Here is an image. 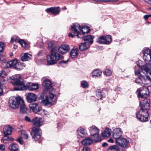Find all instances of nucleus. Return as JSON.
<instances>
[{
    "label": "nucleus",
    "mask_w": 151,
    "mask_h": 151,
    "mask_svg": "<svg viewBox=\"0 0 151 151\" xmlns=\"http://www.w3.org/2000/svg\"><path fill=\"white\" fill-rule=\"evenodd\" d=\"M10 82L14 86V89L16 91H24L27 89L33 91L37 89L39 86L37 83L29 82L25 85L23 79L19 76L14 75L10 77Z\"/></svg>",
    "instance_id": "nucleus-1"
},
{
    "label": "nucleus",
    "mask_w": 151,
    "mask_h": 151,
    "mask_svg": "<svg viewBox=\"0 0 151 151\" xmlns=\"http://www.w3.org/2000/svg\"><path fill=\"white\" fill-rule=\"evenodd\" d=\"M57 49L55 47H53L50 51V55L47 56V62L49 65H52L57 63L59 60L63 59V56L57 52Z\"/></svg>",
    "instance_id": "nucleus-2"
},
{
    "label": "nucleus",
    "mask_w": 151,
    "mask_h": 151,
    "mask_svg": "<svg viewBox=\"0 0 151 151\" xmlns=\"http://www.w3.org/2000/svg\"><path fill=\"white\" fill-rule=\"evenodd\" d=\"M52 92H50L48 96H46L45 98L42 100L41 103L43 106L50 107L54 104L57 98Z\"/></svg>",
    "instance_id": "nucleus-3"
},
{
    "label": "nucleus",
    "mask_w": 151,
    "mask_h": 151,
    "mask_svg": "<svg viewBox=\"0 0 151 151\" xmlns=\"http://www.w3.org/2000/svg\"><path fill=\"white\" fill-rule=\"evenodd\" d=\"M138 95V97L141 100L144 99H147L149 96V89L146 86H144L137 89Z\"/></svg>",
    "instance_id": "nucleus-4"
},
{
    "label": "nucleus",
    "mask_w": 151,
    "mask_h": 151,
    "mask_svg": "<svg viewBox=\"0 0 151 151\" xmlns=\"http://www.w3.org/2000/svg\"><path fill=\"white\" fill-rule=\"evenodd\" d=\"M22 100V99L20 96L16 97H11L9 100V105L13 109L17 108L20 105V101Z\"/></svg>",
    "instance_id": "nucleus-5"
},
{
    "label": "nucleus",
    "mask_w": 151,
    "mask_h": 151,
    "mask_svg": "<svg viewBox=\"0 0 151 151\" xmlns=\"http://www.w3.org/2000/svg\"><path fill=\"white\" fill-rule=\"evenodd\" d=\"M140 109L142 112H148L150 109V101L147 99L139 100Z\"/></svg>",
    "instance_id": "nucleus-6"
},
{
    "label": "nucleus",
    "mask_w": 151,
    "mask_h": 151,
    "mask_svg": "<svg viewBox=\"0 0 151 151\" xmlns=\"http://www.w3.org/2000/svg\"><path fill=\"white\" fill-rule=\"evenodd\" d=\"M41 134V131L39 128L35 127L32 128L31 134L35 141H37L40 138Z\"/></svg>",
    "instance_id": "nucleus-7"
},
{
    "label": "nucleus",
    "mask_w": 151,
    "mask_h": 151,
    "mask_svg": "<svg viewBox=\"0 0 151 151\" xmlns=\"http://www.w3.org/2000/svg\"><path fill=\"white\" fill-rule=\"evenodd\" d=\"M96 41L99 44H109L111 42L112 38L111 36L109 35L106 36H103L99 37Z\"/></svg>",
    "instance_id": "nucleus-8"
},
{
    "label": "nucleus",
    "mask_w": 151,
    "mask_h": 151,
    "mask_svg": "<svg viewBox=\"0 0 151 151\" xmlns=\"http://www.w3.org/2000/svg\"><path fill=\"white\" fill-rule=\"evenodd\" d=\"M148 112H142L139 111L136 113V116L138 119L142 122H145L148 120Z\"/></svg>",
    "instance_id": "nucleus-9"
},
{
    "label": "nucleus",
    "mask_w": 151,
    "mask_h": 151,
    "mask_svg": "<svg viewBox=\"0 0 151 151\" xmlns=\"http://www.w3.org/2000/svg\"><path fill=\"white\" fill-rule=\"evenodd\" d=\"M81 28L80 26L78 23L73 24V25L71 26V30L74 31V34H77L78 38L82 37V36H80V35H81Z\"/></svg>",
    "instance_id": "nucleus-10"
},
{
    "label": "nucleus",
    "mask_w": 151,
    "mask_h": 151,
    "mask_svg": "<svg viewBox=\"0 0 151 151\" xmlns=\"http://www.w3.org/2000/svg\"><path fill=\"white\" fill-rule=\"evenodd\" d=\"M45 11L48 14L51 13L52 14L57 15L60 12V7H51L46 9Z\"/></svg>",
    "instance_id": "nucleus-11"
},
{
    "label": "nucleus",
    "mask_w": 151,
    "mask_h": 151,
    "mask_svg": "<svg viewBox=\"0 0 151 151\" xmlns=\"http://www.w3.org/2000/svg\"><path fill=\"white\" fill-rule=\"evenodd\" d=\"M113 138L116 139V141L118 139H119L121 138L122 134V131L120 128H117L113 131Z\"/></svg>",
    "instance_id": "nucleus-12"
},
{
    "label": "nucleus",
    "mask_w": 151,
    "mask_h": 151,
    "mask_svg": "<svg viewBox=\"0 0 151 151\" xmlns=\"http://www.w3.org/2000/svg\"><path fill=\"white\" fill-rule=\"evenodd\" d=\"M116 144L124 148L127 147L129 144V142L125 138L118 139L116 141Z\"/></svg>",
    "instance_id": "nucleus-13"
},
{
    "label": "nucleus",
    "mask_w": 151,
    "mask_h": 151,
    "mask_svg": "<svg viewBox=\"0 0 151 151\" xmlns=\"http://www.w3.org/2000/svg\"><path fill=\"white\" fill-rule=\"evenodd\" d=\"M37 99V96L35 94L29 93H28L26 96V99L27 102L29 103L36 101Z\"/></svg>",
    "instance_id": "nucleus-14"
},
{
    "label": "nucleus",
    "mask_w": 151,
    "mask_h": 151,
    "mask_svg": "<svg viewBox=\"0 0 151 151\" xmlns=\"http://www.w3.org/2000/svg\"><path fill=\"white\" fill-rule=\"evenodd\" d=\"M70 47L68 45H63L59 47L58 50V52L62 54L66 53L70 50Z\"/></svg>",
    "instance_id": "nucleus-15"
},
{
    "label": "nucleus",
    "mask_w": 151,
    "mask_h": 151,
    "mask_svg": "<svg viewBox=\"0 0 151 151\" xmlns=\"http://www.w3.org/2000/svg\"><path fill=\"white\" fill-rule=\"evenodd\" d=\"M18 63L17 60L15 59L9 62L4 63V64L6 65L7 68L10 67L15 69V67L17 66V64Z\"/></svg>",
    "instance_id": "nucleus-16"
},
{
    "label": "nucleus",
    "mask_w": 151,
    "mask_h": 151,
    "mask_svg": "<svg viewBox=\"0 0 151 151\" xmlns=\"http://www.w3.org/2000/svg\"><path fill=\"white\" fill-rule=\"evenodd\" d=\"M30 108L31 110L34 113H37L41 108L37 103L30 104L29 105Z\"/></svg>",
    "instance_id": "nucleus-17"
},
{
    "label": "nucleus",
    "mask_w": 151,
    "mask_h": 151,
    "mask_svg": "<svg viewBox=\"0 0 151 151\" xmlns=\"http://www.w3.org/2000/svg\"><path fill=\"white\" fill-rule=\"evenodd\" d=\"M45 90H48L51 89L52 88V83L48 79L45 80L42 83Z\"/></svg>",
    "instance_id": "nucleus-18"
},
{
    "label": "nucleus",
    "mask_w": 151,
    "mask_h": 151,
    "mask_svg": "<svg viewBox=\"0 0 151 151\" xmlns=\"http://www.w3.org/2000/svg\"><path fill=\"white\" fill-rule=\"evenodd\" d=\"M19 106H20V112L22 114L27 113V111L28 109L24 103V101L22 99L20 101Z\"/></svg>",
    "instance_id": "nucleus-19"
},
{
    "label": "nucleus",
    "mask_w": 151,
    "mask_h": 151,
    "mask_svg": "<svg viewBox=\"0 0 151 151\" xmlns=\"http://www.w3.org/2000/svg\"><path fill=\"white\" fill-rule=\"evenodd\" d=\"M80 36L82 37L80 38H83L84 40L88 41V42H87L89 43L90 45L92 44L93 41V40L94 37L93 36L89 35L86 36H82L81 35Z\"/></svg>",
    "instance_id": "nucleus-20"
},
{
    "label": "nucleus",
    "mask_w": 151,
    "mask_h": 151,
    "mask_svg": "<svg viewBox=\"0 0 151 151\" xmlns=\"http://www.w3.org/2000/svg\"><path fill=\"white\" fill-rule=\"evenodd\" d=\"M4 133L5 136L10 134L13 130L12 127L10 125L5 126L4 129Z\"/></svg>",
    "instance_id": "nucleus-21"
},
{
    "label": "nucleus",
    "mask_w": 151,
    "mask_h": 151,
    "mask_svg": "<svg viewBox=\"0 0 151 151\" xmlns=\"http://www.w3.org/2000/svg\"><path fill=\"white\" fill-rule=\"evenodd\" d=\"M140 68L142 70V72L144 75H144V77L145 75L147 78H148L150 80H151V78H150L148 76H146V75L147 74V73L149 71V68L147 65H142L140 67Z\"/></svg>",
    "instance_id": "nucleus-22"
},
{
    "label": "nucleus",
    "mask_w": 151,
    "mask_h": 151,
    "mask_svg": "<svg viewBox=\"0 0 151 151\" xmlns=\"http://www.w3.org/2000/svg\"><path fill=\"white\" fill-rule=\"evenodd\" d=\"M32 122L34 125L37 127H40L42 125V123L40 118L36 117L34 118L32 120Z\"/></svg>",
    "instance_id": "nucleus-23"
},
{
    "label": "nucleus",
    "mask_w": 151,
    "mask_h": 151,
    "mask_svg": "<svg viewBox=\"0 0 151 151\" xmlns=\"http://www.w3.org/2000/svg\"><path fill=\"white\" fill-rule=\"evenodd\" d=\"M78 53V50L77 48L74 47L70 51V55L72 58H75L77 57Z\"/></svg>",
    "instance_id": "nucleus-24"
},
{
    "label": "nucleus",
    "mask_w": 151,
    "mask_h": 151,
    "mask_svg": "<svg viewBox=\"0 0 151 151\" xmlns=\"http://www.w3.org/2000/svg\"><path fill=\"white\" fill-rule=\"evenodd\" d=\"M19 148L18 145L15 143L10 144L9 147V149L10 151H19Z\"/></svg>",
    "instance_id": "nucleus-25"
},
{
    "label": "nucleus",
    "mask_w": 151,
    "mask_h": 151,
    "mask_svg": "<svg viewBox=\"0 0 151 151\" xmlns=\"http://www.w3.org/2000/svg\"><path fill=\"white\" fill-rule=\"evenodd\" d=\"M143 58L145 63L149 65H151V54H145L143 55Z\"/></svg>",
    "instance_id": "nucleus-26"
},
{
    "label": "nucleus",
    "mask_w": 151,
    "mask_h": 151,
    "mask_svg": "<svg viewBox=\"0 0 151 151\" xmlns=\"http://www.w3.org/2000/svg\"><path fill=\"white\" fill-rule=\"evenodd\" d=\"M90 44L88 43L85 42L81 43L79 45L80 50L82 51L85 50L88 48L90 46Z\"/></svg>",
    "instance_id": "nucleus-27"
},
{
    "label": "nucleus",
    "mask_w": 151,
    "mask_h": 151,
    "mask_svg": "<svg viewBox=\"0 0 151 151\" xmlns=\"http://www.w3.org/2000/svg\"><path fill=\"white\" fill-rule=\"evenodd\" d=\"M32 55L27 53H24L20 58V59L23 61L29 60L31 58Z\"/></svg>",
    "instance_id": "nucleus-28"
},
{
    "label": "nucleus",
    "mask_w": 151,
    "mask_h": 151,
    "mask_svg": "<svg viewBox=\"0 0 151 151\" xmlns=\"http://www.w3.org/2000/svg\"><path fill=\"white\" fill-rule=\"evenodd\" d=\"M91 134H93L96 133H99V129L96 126H93L88 128Z\"/></svg>",
    "instance_id": "nucleus-29"
},
{
    "label": "nucleus",
    "mask_w": 151,
    "mask_h": 151,
    "mask_svg": "<svg viewBox=\"0 0 151 151\" xmlns=\"http://www.w3.org/2000/svg\"><path fill=\"white\" fill-rule=\"evenodd\" d=\"M90 30V27L86 25H83L82 26V31L81 32L82 33L81 35L82 36H84V35L86 33H88Z\"/></svg>",
    "instance_id": "nucleus-30"
},
{
    "label": "nucleus",
    "mask_w": 151,
    "mask_h": 151,
    "mask_svg": "<svg viewBox=\"0 0 151 151\" xmlns=\"http://www.w3.org/2000/svg\"><path fill=\"white\" fill-rule=\"evenodd\" d=\"M111 130L108 128H106L104 132L102 133L101 135L103 137H109L111 135Z\"/></svg>",
    "instance_id": "nucleus-31"
},
{
    "label": "nucleus",
    "mask_w": 151,
    "mask_h": 151,
    "mask_svg": "<svg viewBox=\"0 0 151 151\" xmlns=\"http://www.w3.org/2000/svg\"><path fill=\"white\" fill-rule=\"evenodd\" d=\"M93 142V140L90 138H86L83 140L81 143L84 145H87L91 144Z\"/></svg>",
    "instance_id": "nucleus-32"
},
{
    "label": "nucleus",
    "mask_w": 151,
    "mask_h": 151,
    "mask_svg": "<svg viewBox=\"0 0 151 151\" xmlns=\"http://www.w3.org/2000/svg\"><path fill=\"white\" fill-rule=\"evenodd\" d=\"M145 79L144 75H142L141 74L138 76V78H136L135 80L136 83L141 85V82H143V80Z\"/></svg>",
    "instance_id": "nucleus-33"
},
{
    "label": "nucleus",
    "mask_w": 151,
    "mask_h": 151,
    "mask_svg": "<svg viewBox=\"0 0 151 151\" xmlns=\"http://www.w3.org/2000/svg\"><path fill=\"white\" fill-rule=\"evenodd\" d=\"M25 66V65L24 63L18 62L17 64V66L15 67L14 69L17 70H21L24 69Z\"/></svg>",
    "instance_id": "nucleus-34"
},
{
    "label": "nucleus",
    "mask_w": 151,
    "mask_h": 151,
    "mask_svg": "<svg viewBox=\"0 0 151 151\" xmlns=\"http://www.w3.org/2000/svg\"><path fill=\"white\" fill-rule=\"evenodd\" d=\"M77 132L78 135L81 137H83L85 134L84 129L81 127H80L77 129Z\"/></svg>",
    "instance_id": "nucleus-35"
},
{
    "label": "nucleus",
    "mask_w": 151,
    "mask_h": 151,
    "mask_svg": "<svg viewBox=\"0 0 151 151\" xmlns=\"http://www.w3.org/2000/svg\"><path fill=\"white\" fill-rule=\"evenodd\" d=\"M108 151H119V147L116 145L111 146L108 148Z\"/></svg>",
    "instance_id": "nucleus-36"
},
{
    "label": "nucleus",
    "mask_w": 151,
    "mask_h": 151,
    "mask_svg": "<svg viewBox=\"0 0 151 151\" xmlns=\"http://www.w3.org/2000/svg\"><path fill=\"white\" fill-rule=\"evenodd\" d=\"M101 72L99 70H95L92 72V76L96 77H99L101 76Z\"/></svg>",
    "instance_id": "nucleus-37"
},
{
    "label": "nucleus",
    "mask_w": 151,
    "mask_h": 151,
    "mask_svg": "<svg viewBox=\"0 0 151 151\" xmlns=\"http://www.w3.org/2000/svg\"><path fill=\"white\" fill-rule=\"evenodd\" d=\"M37 113L40 115L44 116L47 114L48 112L45 109H42L41 108H40V109H39V111H38V112Z\"/></svg>",
    "instance_id": "nucleus-38"
},
{
    "label": "nucleus",
    "mask_w": 151,
    "mask_h": 151,
    "mask_svg": "<svg viewBox=\"0 0 151 151\" xmlns=\"http://www.w3.org/2000/svg\"><path fill=\"white\" fill-rule=\"evenodd\" d=\"M99 133H96L93 134H91L92 136V140H93L96 142L99 141Z\"/></svg>",
    "instance_id": "nucleus-39"
},
{
    "label": "nucleus",
    "mask_w": 151,
    "mask_h": 151,
    "mask_svg": "<svg viewBox=\"0 0 151 151\" xmlns=\"http://www.w3.org/2000/svg\"><path fill=\"white\" fill-rule=\"evenodd\" d=\"M18 42L22 46L24 47H27V44L23 40H18Z\"/></svg>",
    "instance_id": "nucleus-40"
},
{
    "label": "nucleus",
    "mask_w": 151,
    "mask_h": 151,
    "mask_svg": "<svg viewBox=\"0 0 151 151\" xmlns=\"http://www.w3.org/2000/svg\"><path fill=\"white\" fill-rule=\"evenodd\" d=\"M21 134L23 138L25 139H27L29 137L28 134L25 131L22 130L21 131Z\"/></svg>",
    "instance_id": "nucleus-41"
},
{
    "label": "nucleus",
    "mask_w": 151,
    "mask_h": 151,
    "mask_svg": "<svg viewBox=\"0 0 151 151\" xmlns=\"http://www.w3.org/2000/svg\"><path fill=\"white\" fill-rule=\"evenodd\" d=\"M104 74L107 76H109L111 75L112 72L111 70L106 69L103 72Z\"/></svg>",
    "instance_id": "nucleus-42"
},
{
    "label": "nucleus",
    "mask_w": 151,
    "mask_h": 151,
    "mask_svg": "<svg viewBox=\"0 0 151 151\" xmlns=\"http://www.w3.org/2000/svg\"><path fill=\"white\" fill-rule=\"evenodd\" d=\"M142 52L143 55H144L146 53L148 55H151V50L148 48H145L143 49L142 50Z\"/></svg>",
    "instance_id": "nucleus-43"
},
{
    "label": "nucleus",
    "mask_w": 151,
    "mask_h": 151,
    "mask_svg": "<svg viewBox=\"0 0 151 151\" xmlns=\"http://www.w3.org/2000/svg\"><path fill=\"white\" fill-rule=\"evenodd\" d=\"M81 87L83 88H86L88 86V83L85 81H81Z\"/></svg>",
    "instance_id": "nucleus-44"
},
{
    "label": "nucleus",
    "mask_w": 151,
    "mask_h": 151,
    "mask_svg": "<svg viewBox=\"0 0 151 151\" xmlns=\"http://www.w3.org/2000/svg\"><path fill=\"white\" fill-rule=\"evenodd\" d=\"M6 75V73L5 71L2 70L0 71V76L5 77Z\"/></svg>",
    "instance_id": "nucleus-45"
},
{
    "label": "nucleus",
    "mask_w": 151,
    "mask_h": 151,
    "mask_svg": "<svg viewBox=\"0 0 151 151\" xmlns=\"http://www.w3.org/2000/svg\"><path fill=\"white\" fill-rule=\"evenodd\" d=\"M5 46L4 44L1 42H0V52H1Z\"/></svg>",
    "instance_id": "nucleus-46"
},
{
    "label": "nucleus",
    "mask_w": 151,
    "mask_h": 151,
    "mask_svg": "<svg viewBox=\"0 0 151 151\" xmlns=\"http://www.w3.org/2000/svg\"><path fill=\"white\" fill-rule=\"evenodd\" d=\"M96 95L98 97L100 98V99H102V95L100 92V90H98Z\"/></svg>",
    "instance_id": "nucleus-47"
},
{
    "label": "nucleus",
    "mask_w": 151,
    "mask_h": 151,
    "mask_svg": "<svg viewBox=\"0 0 151 151\" xmlns=\"http://www.w3.org/2000/svg\"><path fill=\"white\" fill-rule=\"evenodd\" d=\"M17 37L16 36H14L12 37L11 39V42L12 43L14 42H16L17 41Z\"/></svg>",
    "instance_id": "nucleus-48"
},
{
    "label": "nucleus",
    "mask_w": 151,
    "mask_h": 151,
    "mask_svg": "<svg viewBox=\"0 0 151 151\" xmlns=\"http://www.w3.org/2000/svg\"><path fill=\"white\" fill-rule=\"evenodd\" d=\"M3 138H5V139H6L5 140L6 141H13L14 140V139L13 138L11 137H7V136H5L4 135V137Z\"/></svg>",
    "instance_id": "nucleus-49"
},
{
    "label": "nucleus",
    "mask_w": 151,
    "mask_h": 151,
    "mask_svg": "<svg viewBox=\"0 0 151 151\" xmlns=\"http://www.w3.org/2000/svg\"><path fill=\"white\" fill-rule=\"evenodd\" d=\"M5 146L4 145L2 144L0 145V151H5Z\"/></svg>",
    "instance_id": "nucleus-50"
},
{
    "label": "nucleus",
    "mask_w": 151,
    "mask_h": 151,
    "mask_svg": "<svg viewBox=\"0 0 151 151\" xmlns=\"http://www.w3.org/2000/svg\"><path fill=\"white\" fill-rule=\"evenodd\" d=\"M16 141L18 142L20 144L22 145L23 144V142L21 137L18 138L17 139Z\"/></svg>",
    "instance_id": "nucleus-51"
},
{
    "label": "nucleus",
    "mask_w": 151,
    "mask_h": 151,
    "mask_svg": "<svg viewBox=\"0 0 151 151\" xmlns=\"http://www.w3.org/2000/svg\"><path fill=\"white\" fill-rule=\"evenodd\" d=\"M25 120L29 122H32V120L28 116H26L25 117Z\"/></svg>",
    "instance_id": "nucleus-52"
},
{
    "label": "nucleus",
    "mask_w": 151,
    "mask_h": 151,
    "mask_svg": "<svg viewBox=\"0 0 151 151\" xmlns=\"http://www.w3.org/2000/svg\"><path fill=\"white\" fill-rule=\"evenodd\" d=\"M90 149L87 147H83L82 151H90Z\"/></svg>",
    "instance_id": "nucleus-53"
},
{
    "label": "nucleus",
    "mask_w": 151,
    "mask_h": 151,
    "mask_svg": "<svg viewBox=\"0 0 151 151\" xmlns=\"http://www.w3.org/2000/svg\"><path fill=\"white\" fill-rule=\"evenodd\" d=\"M75 34V35H74L73 34H72V33H69L68 34V36L69 37H74L75 36H76L77 37V34Z\"/></svg>",
    "instance_id": "nucleus-54"
},
{
    "label": "nucleus",
    "mask_w": 151,
    "mask_h": 151,
    "mask_svg": "<svg viewBox=\"0 0 151 151\" xmlns=\"http://www.w3.org/2000/svg\"><path fill=\"white\" fill-rule=\"evenodd\" d=\"M68 61V60L66 61L62 60L60 62V65H62L63 64L66 63Z\"/></svg>",
    "instance_id": "nucleus-55"
},
{
    "label": "nucleus",
    "mask_w": 151,
    "mask_h": 151,
    "mask_svg": "<svg viewBox=\"0 0 151 151\" xmlns=\"http://www.w3.org/2000/svg\"><path fill=\"white\" fill-rule=\"evenodd\" d=\"M140 72L139 69H135V73L137 75H139Z\"/></svg>",
    "instance_id": "nucleus-56"
},
{
    "label": "nucleus",
    "mask_w": 151,
    "mask_h": 151,
    "mask_svg": "<svg viewBox=\"0 0 151 151\" xmlns=\"http://www.w3.org/2000/svg\"><path fill=\"white\" fill-rule=\"evenodd\" d=\"M149 17L148 15H144L143 16V19L145 20H146L147 19H148L149 18Z\"/></svg>",
    "instance_id": "nucleus-57"
},
{
    "label": "nucleus",
    "mask_w": 151,
    "mask_h": 151,
    "mask_svg": "<svg viewBox=\"0 0 151 151\" xmlns=\"http://www.w3.org/2000/svg\"><path fill=\"white\" fill-rule=\"evenodd\" d=\"M6 139L5 138H3L1 139V142L4 143H7V141L5 140Z\"/></svg>",
    "instance_id": "nucleus-58"
},
{
    "label": "nucleus",
    "mask_w": 151,
    "mask_h": 151,
    "mask_svg": "<svg viewBox=\"0 0 151 151\" xmlns=\"http://www.w3.org/2000/svg\"><path fill=\"white\" fill-rule=\"evenodd\" d=\"M108 142H109L113 143L114 142V141L112 139L110 138L108 139Z\"/></svg>",
    "instance_id": "nucleus-59"
},
{
    "label": "nucleus",
    "mask_w": 151,
    "mask_h": 151,
    "mask_svg": "<svg viewBox=\"0 0 151 151\" xmlns=\"http://www.w3.org/2000/svg\"><path fill=\"white\" fill-rule=\"evenodd\" d=\"M118 1L119 0H108L109 2H116Z\"/></svg>",
    "instance_id": "nucleus-60"
},
{
    "label": "nucleus",
    "mask_w": 151,
    "mask_h": 151,
    "mask_svg": "<svg viewBox=\"0 0 151 151\" xmlns=\"http://www.w3.org/2000/svg\"><path fill=\"white\" fill-rule=\"evenodd\" d=\"M109 2L108 0H100V3L101 2Z\"/></svg>",
    "instance_id": "nucleus-61"
},
{
    "label": "nucleus",
    "mask_w": 151,
    "mask_h": 151,
    "mask_svg": "<svg viewBox=\"0 0 151 151\" xmlns=\"http://www.w3.org/2000/svg\"><path fill=\"white\" fill-rule=\"evenodd\" d=\"M146 2L148 4H151V0H147Z\"/></svg>",
    "instance_id": "nucleus-62"
},
{
    "label": "nucleus",
    "mask_w": 151,
    "mask_h": 151,
    "mask_svg": "<svg viewBox=\"0 0 151 151\" xmlns=\"http://www.w3.org/2000/svg\"><path fill=\"white\" fill-rule=\"evenodd\" d=\"M121 89V88L120 87H117L116 88V91H120Z\"/></svg>",
    "instance_id": "nucleus-63"
},
{
    "label": "nucleus",
    "mask_w": 151,
    "mask_h": 151,
    "mask_svg": "<svg viewBox=\"0 0 151 151\" xmlns=\"http://www.w3.org/2000/svg\"><path fill=\"white\" fill-rule=\"evenodd\" d=\"M107 145V144L106 143L104 142L102 144V146L104 147L106 146Z\"/></svg>",
    "instance_id": "nucleus-64"
}]
</instances>
